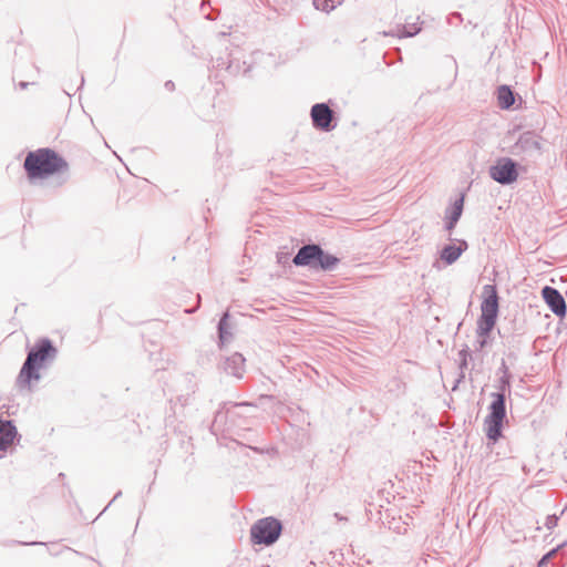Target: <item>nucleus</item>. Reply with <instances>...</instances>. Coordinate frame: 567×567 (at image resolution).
I'll return each mask as SVG.
<instances>
[{"label":"nucleus","mask_w":567,"mask_h":567,"mask_svg":"<svg viewBox=\"0 0 567 567\" xmlns=\"http://www.w3.org/2000/svg\"><path fill=\"white\" fill-rule=\"evenodd\" d=\"M23 168L30 182L45 179L69 171V163L58 152L43 147L30 151L24 158Z\"/></svg>","instance_id":"nucleus-1"},{"label":"nucleus","mask_w":567,"mask_h":567,"mask_svg":"<svg viewBox=\"0 0 567 567\" xmlns=\"http://www.w3.org/2000/svg\"><path fill=\"white\" fill-rule=\"evenodd\" d=\"M58 355V349L49 338H40L29 350L27 359L22 364L18 375L19 385H30L33 381H39L40 370L51 364Z\"/></svg>","instance_id":"nucleus-2"},{"label":"nucleus","mask_w":567,"mask_h":567,"mask_svg":"<svg viewBox=\"0 0 567 567\" xmlns=\"http://www.w3.org/2000/svg\"><path fill=\"white\" fill-rule=\"evenodd\" d=\"M492 402L488 406V414L485 419L486 436L497 442L502 436L504 420L506 419V395L504 393H492Z\"/></svg>","instance_id":"nucleus-3"},{"label":"nucleus","mask_w":567,"mask_h":567,"mask_svg":"<svg viewBox=\"0 0 567 567\" xmlns=\"http://www.w3.org/2000/svg\"><path fill=\"white\" fill-rule=\"evenodd\" d=\"M282 532V524L272 516L258 519L250 527V540L254 545L270 546L275 544Z\"/></svg>","instance_id":"nucleus-4"},{"label":"nucleus","mask_w":567,"mask_h":567,"mask_svg":"<svg viewBox=\"0 0 567 567\" xmlns=\"http://www.w3.org/2000/svg\"><path fill=\"white\" fill-rule=\"evenodd\" d=\"M489 176L502 185H511L518 177V164L509 157H502L489 167Z\"/></svg>","instance_id":"nucleus-5"},{"label":"nucleus","mask_w":567,"mask_h":567,"mask_svg":"<svg viewBox=\"0 0 567 567\" xmlns=\"http://www.w3.org/2000/svg\"><path fill=\"white\" fill-rule=\"evenodd\" d=\"M310 116L315 128L330 132L337 126L333 111L327 103H316L311 106Z\"/></svg>","instance_id":"nucleus-6"},{"label":"nucleus","mask_w":567,"mask_h":567,"mask_svg":"<svg viewBox=\"0 0 567 567\" xmlns=\"http://www.w3.org/2000/svg\"><path fill=\"white\" fill-rule=\"evenodd\" d=\"M498 293L494 285H485L483 287V300L481 303V316L484 317H498Z\"/></svg>","instance_id":"nucleus-7"},{"label":"nucleus","mask_w":567,"mask_h":567,"mask_svg":"<svg viewBox=\"0 0 567 567\" xmlns=\"http://www.w3.org/2000/svg\"><path fill=\"white\" fill-rule=\"evenodd\" d=\"M543 298L549 309L558 317L566 315V302L561 293L554 287L545 286L542 290Z\"/></svg>","instance_id":"nucleus-8"},{"label":"nucleus","mask_w":567,"mask_h":567,"mask_svg":"<svg viewBox=\"0 0 567 567\" xmlns=\"http://www.w3.org/2000/svg\"><path fill=\"white\" fill-rule=\"evenodd\" d=\"M245 362L246 359L241 353L234 352L223 360L221 369L228 375L235 377L236 379H243L246 371Z\"/></svg>","instance_id":"nucleus-9"},{"label":"nucleus","mask_w":567,"mask_h":567,"mask_svg":"<svg viewBox=\"0 0 567 567\" xmlns=\"http://www.w3.org/2000/svg\"><path fill=\"white\" fill-rule=\"evenodd\" d=\"M318 244H306L301 246L292 258V262L297 267H308L312 269L317 254Z\"/></svg>","instance_id":"nucleus-10"},{"label":"nucleus","mask_w":567,"mask_h":567,"mask_svg":"<svg viewBox=\"0 0 567 567\" xmlns=\"http://www.w3.org/2000/svg\"><path fill=\"white\" fill-rule=\"evenodd\" d=\"M340 264V259L322 249L318 245L315 266L312 270L332 271Z\"/></svg>","instance_id":"nucleus-11"},{"label":"nucleus","mask_w":567,"mask_h":567,"mask_svg":"<svg viewBox=\"0 0 567 567\" xmlns=\"http://www.w3.org/2000/svg\"><path fill=\"white\" fill-rule=\"evenodd\" d=\"M514 154L518 155L520 153L524 154H532L535 151L539 150V143L537 141V137L532 132H525L520 134L517 142L515 143L513 147Z\"/></svg>","instance_id":"nucleus-12"},{"label":"nucleus","mask_w":567,"mask_h":567,"mask_svg":"<svg viewBox=\"0 0 567 567\" xmlns=\"http://www.w3.org/2000/svg\"><path fill=\"white\" fill-rule=\"evenodd\" d=\"M467 248H468L467 241L464 239H458L457 245L449 244L442 248L441 254H440L441 259L446 265H452L461 257V255L465 250H467Z\"/></svg>","instance_id":"nucleus-13"},{"label":"nucleus","mask_w":567,"mask_h":567,"mask_svg":"<svg viewBox=\"0 0 567 567\" xmlns=\"http://www.w3.org/2000/svg\"><path fill=\"white\" fill-rule=\"evenodd\" d=\"M18 435L13 421L0 419V451H7Z\"/></svg>","instance_id":"nucleus-14"},{"label":"nucleus","mask_w":567,"mask_h":567,"mask_svg":"<svg viewBox=\"0 0 567 567\" xmlns=\"http://www.w3.org/2000/svg\"><path fill=\"white\" fill-rule=\"evenodd\" d=\"M497 101L503 110H509L514 105L515 96L511 86L503 84L497 89Z\"/></svg>","instance_id":"nucleus-15"},{"label":"nucleus","mask_w":567,"mask_h":567,"mask_svg":"<svg viewBox=\"0 0 567 567\" xmlns=\"http://www.w3.org/2000/svg\"><path fill=\"white\" fill-rule=\"evenodd\" d=\"M464 199L465 195L462 193L460 197L456 198L454 203L446 208L444 219H452L458 221L463 213Z\"/></svg>","instance_id":"nucleus-16"},{"label":"nucleus","mask_w":567,"mask_h":567,"mask_svg":"<svg viewBox=\"0 0 567 567\" xmlns=\"http://www.w3.org/2000/svg\"><path fill=\"white\" fill-rule=\"evenodd\" d=\"M496 318L480 316L477 320V336L481 338L488 337L496 324Z\"/></svg>","instance_id":"nucleus-17"},{"label":"nucleus","mask_w":567,"mask_h":567,"mask_svg":"<svg viewBox=\"0 0 567 567\" xmlns=\"http://www.w3.org/2000/svg\"><path fill=\"white\" fill-rule=\"evenodd\" d=\"M458 358H460V363H458L460 375H458V379L456 380L457 383H460L465 378L464 371H465V369H467L468 359L472 358L468 347H465L462 350H460Z\"/></svg>","instance_id":"nucleus-18"},{"label":"nucleus","mask_w":567,"mask_h":567,"mask_svg":"<svg viewBox=\"0 0 567 567\" xmlns=\"http://www.w3.org/2000/svg\"><path fill=\"white\" fill-rule=\"evenodd\" d=\"M228 318H229V313L228 312H225L221 318L219 319V322H218V326H217V329H218V338H219V341L220 343H224L226 342L229 337L231 336L229 332H228Z\"/></svg>","instance_id":"nucleus-19"},{"label":"nucleus","mask_w":567,"mask_h":567,"mask_svg":"<svg viewBox=\"0 0 567 567\" xmlns=\"http://www.w3.org/2000/svg\"><path fill=\"white\" fill-rule=\"evenodd\" d=\"M421 31V27L416 23L403 25L400 37L411 38L416 35Z\"/></svg>","instance_id":"nucleus-20"},{"label":"nucleus","mask_w":567,"mask_h":567,"mask_svg":"<svg viewBox=\"0 0 567 567\" xmlns=\"http://www.w3.org/2000/svg\"><path fill=\"white\" fill-rule=\"evenodd\" d=\"M511 380L512 375H501L498 380V391L496 393H504L506 395V392H511Z\"/></svg>","instance_id":"nucleus-21"},{"label":"nucleus","mask_w":567,"mask_h":567,"mask_svg":"<svg viewBox=\"0 0 567 567\" xmlns=\"http://www.w3.org/2000/svg\"><path fill=\"white\" fill-rule=\"evenodd\" d=\"M330 1L331 0H313L312 4L317 10L329 13L334 9V6L329 4Z\"/></svg>","instance_id":"nucleus-22"},{"label":"nucleus","mask_w":567,"mask_h":567,"mask_svg":"<svg viewBox=\"0 0 567 567\" xmlns=\"http://www.w3.org/2000/svg\"><path fill=\"white\" fill-rule=\"evenodd\" d=\"M558 517L556 515H548L546 517L545 526L548 529H553L555 526H557Z\"/></svg>","instance_id":"nucleus-23"},{"label":"nucleus","mask_w":567,"mask_h":567,"mask_svg":"<svg viewBox=\"0 0 567 567\" xmlns=\"http://www.w3.org/2000/svg\"><path fill=\"white\" fill-rule=\"evenodd\" d=\"M555 553H556V549H553V550H550L549 553H547L546 555H544V556L539 559V561H538L537 566H538V567H545V566L547 565V563H548L549 558H550L551 556H554V554H555Z\"/></svg>","instance_id":"nucleus-24"},{"label":"nucleus","mask_w":567,"mask_h":567,"mask_svg":"<svg viewBox=\"0 0 567 567\" xmlns=\"http://www.w3.org/2000/svg\"><path fill=\"white\" fill-rule=\"evenodd\" d=\"M498 372L502 373V375H511L508 367L504 360H502L501 367L498 368Z\"/></svg>","instance_id":"nucleus-25"},{"label":"nucleus","mask_w":567,"mask_h":567,"mask_svg":"<svg viewBox=\"0 0 567 567\" xmlns=\"http://www.w3.org/2000/svg\"><path fill=\"white\" fill-rule=\"evenodd\" d=\"M458 221L452 219H445V229L452 231Z\"/></svg>","instance_id":"nucleus-26"},{"label":"nucleus","mask_w":567,"mask_h":567,"mask_svg":"<svg viewBox=\"0 0 567 567\" xmlns=\"http://www.w3.org/2000/svg\"><path fill=\"white\" fill-rule=\"evenodd\" d=\"M225 417V414L224 412L221 411H218L215 415V419H214V423H213V426H215L218 422H221Z\"/></svg>","instance_id":"nucleus-27"},{"label":"nucleus","mask_w":567,"mask_h":567,"mask_svg":"<svg viewBox=\"0 0 567 567\" xmlns=\"http://www.w3.org/2000/svg\"><path fill=\"white\" fill-rule=\"evenodd\" d=\"M164 87L167 91L173 92L175 90V83L173 81L168 80L165 82Z\"/></svg>","instance_id":"nucleus-28"},{"label":"nucleus","mask_w":567,"mask_h":567,"mask_svg":"<svg viewBox=\"0 0 567 567\" xmlns=\"http://www.w3.org/2000/svg\"><path fill=\"white\" fill-rule=\"evenodd\" d=\"M121 495H122V492H121V491H118V492L115 494V496L113 497V499H112V501L107 504V506L103 509V512H102V513H104V512H105V511H106V509L112 505V503H113L115 499L120 498V496H121Z\"/></svg>","instance_id":"nucleus-29"},{"label":"nucleus","mask_w":567,"mask_h":567,"mask_svg":"<svg viewBox=\"0 0 567 567\" xmlns=\"http://www.w3.org/2000/svg\"><path fill=\"white\" fill-rule=\"evenodd\" d=\"M477 343H478L480 349H483L487 344L485 338H482L481 340H478Z\"/></svg>","instance_id":"nucleus-30"},{"label":"nucleus","mask_w":567,"mask_h":567,"mask_svg":"<svg viewBox=\"0 0 567 567\" xmlns=\"http://www.w3.org/2000/svg\"><path fill=\"white\" fill-rule=\"evenodd\" d=\"M23 545H31V546H34V545H44V543H41V542H31V543H22Z\"/></svg>","instance_id":"nucleus-31"},{"label":"nucleus","mask_w":567,"mask_h":567,"mask_svg":"<svg viewBox=\"0 0 567 567\" xmlns=\"http://www.w3.org/2000/svg\"><path fill=\"white\" fill-rule=\"evenodd\" d=\"M28 85H29V83H28V82H20V83H19V86H20L21 89H25Z\"/></svg>","instance_id":"nucleus-32"},{"label":"nucleus","mask_w":567,"mask_h":567,"mask_svg":"<svg viewBox=\"0 0 567 567\" xmlns=\"http://www.w3.org/2000/svg\"><path fill=\"white\" fill-rule=\"evenodd\" d=\"M336 517H337L338 519H340V520H341V519H344V518H343L342 516H340L338 513L336 514Z\"/></svg>","instance_id":"nucleus-33"},{"label":"nucleus","mask_w":567,"mask_h":567,"mask_svg":"<svg viewBox=\"0 0 567 567\" xmlns=\"http://www.w3.org/2000/svg\"><path fill=\"white\" fill-rule=\"evenodd\" d=\"M84 84V78L81 76V86Z\"/></svg>","instance_id":"nucleus-34"}]
</instances>
